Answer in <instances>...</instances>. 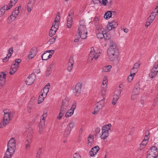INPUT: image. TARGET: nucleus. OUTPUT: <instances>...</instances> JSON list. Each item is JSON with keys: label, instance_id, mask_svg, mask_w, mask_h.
I'll use <instances>...</instances> for the list:
<instances>
[{"label": "nucleus", "instance_id": "1", "mask_svg": "<svg viewBox=\"0 0 158 158\" xmlns=\"http://www.w3.org/2000/svg\"><path fill=\"white\" fill-rule=\"evenodd\" d=\"M107 54L110 61H114L118 58L119 54L118 48L113 41L110 43V46L107 51Z\"/></svg>", "mask_w": 158, "mask_h": 158}, {"label": "nucleus", "instance_id": "2", "mask_svg": "<svg viewBox=\"0 0 158 158\" xmlns=\"http://www.w3.org/2000/svg\"><path fill=\"white\" fill-rule=\"evenodd\" d=\"M4 115L2 120V123L3 126H6L10 121L13 117L14 114H11V112L8 109H6L3 110Z\"/></svg>", "mask_w": 158, "mask_h": 158}, {"label": "nucleus", "instance_id": "3", "mask_svg": "<svg viewBox=\"0 0 158 158\" xmlns=\"http://www.w3.org/2000/svg\"><path fill=\"white\" fill-rule=\"evenodd\" d=\"M8 148L11 151V152L14 153L16 148V141L15 139L12 138L7 143Z\"/></svg>", "mask_w": 158, "mask_h": 158}, {"label": "nucleus", "instance_id": "4", "mask_svg": "<svg viewBox=\"0 0 158 158\" xmlns=\"http://www.w3.org/2000/svg\"><path fill=\"white\" fill-rule=\"evenodd\" d=\"M104 102V101L103 99L98 102L97 103V105L96 106L94 109V111L92 112V114H97L99 112L100 109L102 107Z\"/></svg>", "mask_w": 158, "mask_h": 158}, {"label": "nucleus", "instance_id": "5", "mask_svg": "<svg viewBox=\"0 0 158 158\" xmlns=\"http://www.w3.org/2000/svg\"><path fill=\"white\" fill-rule=\"evenodd\" d=\"M35 75L34 74H30L25 80V82L27 85H30L32 84L35 80Z\"/></svg>", "mask_w": 158, "mask_h": 158}, {"label": "nucleus", "instance_id": "6", "mask_svg": "<svg viewBox=\"0 0 158 158\" xmlns=\"http://www.w3.org/2000/svg\"><path fill=\"white\" fill-rule=\"evenodd\" d=\"M68 102L66 100H64L62 101V104L60 109V113L64 115L66 112L67 108L68 105Z\"/></svg>", "mask_w": 158, "mask_h": 158}, {"label": "nucleus", "instance_id": "7", "mask_svg": "<svg viewBox=\"0 0 158 158\" xmlns=\"http://www.w3.org/2000/svg\"><path fill=\"white\" fill-rule=\"evenodd\" d=\"M85 29L86 27L84 26L83 25H80V27H79L77 31L78 34V37H77V38L74 40V42H77L78 41L79 39L81 38L83 31V30H84Z\"/></svg>", "mask_w": 158, "mask_h": 158}, {"label": "nucleus", "instance_id": "8", "mask_svg": "<svg viewBox=\"0 0 158 158\" xmlns=\"http://www.w3.org/2000/svg\"><path fill=\"white\" fill-rule=\"evenodd\" d=\"M118 25V23L115 21L114 20L111 22H108L107 24V29L109 31L115 28Z\"/></svg>", "mask_w": 158, "mask_h": 158}, {"label": "nucleus", "instance_id": "9", "mask_svg": "<svg viewBox=\"0 0 158 158\" xmlns=\"http://www.w3.org/2000/svg\"><path fill=\"white\" fill-rule=\"evenodd\" d=\"M6 75L4 72H2L0 73V89L2 87L5 83Z\"/></svg>", "mask_w": 158, "mask_h": 158}, {"label": "nucleus", "instance_id": "10", "mask_svg": "<svg viewBox=\"0 0 158 158\" xmlns=\"http://www.w3.org/2000/svg\"><path fill=\"white\" fill-rule=\"evenodd\" d=\"M148 153L153 155L154 156H157L158 155L157 149L155 146H152L150 148V150L148 151Z\"/></svg>", "mask_w": 158, "mask_h": 158}, {"label": "nucleus", "instance_id": "11", "mask_svg": "<svg viewBox=\"0 0 158 158\" xmlns=\"http://www.w3.org/2000/svg\"><path fill=\"white\" fill-rule=\"evenodd\" d=\"M51 53L52 54H53L54 53V51L53 50H49L46 51L42 55L41 58L43 60H47L48 59V54Z\"/></svg>", "mask_w": 158, "mask_h": 158}, {"label": "nucleus", "instance_id": "12", "mask_svg": "<svg viewBox=\"0 0 158 158\" xmlns=\"http://www.w3.org/2000/svg\"><path fill=\"white\" fill-rule=\"evenodd\" d=\"M81 84L80 83H77L75 85L74 91V93H76V95L78 96L80 94L81 91Z\"/></svg>", "mask_w": 158, "mask_h": 158}, {"label": "nucleus", "instance_id": "13", "mask_svg": "<svg viewBox=\"0 0 158 158\" xmlns=\"http://www.w3.org/2000/svg\"><path fill=\"white\" fill-rule=\"evenodd\" d=\"M75 123L73 122H71L68 125L64 131L65 134L69 135L70 134L72 130V128L73 127Z\"/></svg>", "mask_w": 158, "mask_h": 158}, {"label": "nucleus", "instance_id": "14", "mask_svg": "<svg viewBox=\"0 0 158 158\" xmlns=\"http://www.w3.org/2000/svg\"><path fill=\"white\" fill-rule=\"evenodd\" d=\"M76 104L75 103V104H73L71 109L68 110L65 114V116L66 117H69L73 114L74 110L75 109L76 106Z\"/></svg>", "mask_w": 158, "mask_h": 158}, {"label": "nucleus", "instance_id": "15", "mask_svg": "<svg viewBox=\"0 0 158 158\" xmlns=\"http://www.w3.org/2000/svg\"><path fill=\"white\" fill-rule=\"evenodd\" d=\"M37 53V48L35 47L32 48L29 52V54L28 56V57H30L31 59L33 58Z\"/></svg>", "mask_w": 158, "mask_h": 158}, {"label": "nucleus", "instance_id": "16", "mask_svg": "<svg viewBox=\"0 0 158 158\" xmlns=\"http://www.w3.org/2000/svg\"><path fill=\"white\" fill-rule=\"evenodd\" d=\"M17 63H15V62H14L12 64L10 69V71L9 73L10 75L13 74L17 70L18 67H17L16 64Z\"/></svg>", "mask_w": 158, "mask_h": 158}, {"label": "nucleus", "instance_id": "17", "mask_svg": "<svg viewBox=\"0 0 158 158\" xmlns=\"http://www.w3.org/2000/svg\"><path fill=\"white\" fill-rule=\"evenodd\" d=\"M99 150L98 146H96L92 148L90 151L89 154L91 156H93L96 154L97 152Z\"/></svg>", "mask_w": 158, "mask_h": 158}, {"label": "nucleus", "instance_id": "18", "mask_svg": "<svg viewBox=\"0 0 158 158\" xmlns=\"http://www.w3.org/2000/svg\"><path fill=\"white\" fill-rule=\"evenodd\" d=\"M74 63V62L73 60V57L71 56L70 58L69 62L68 63L67 70L69 72H70L72 71L73 68Z\"/></svg>", "mask_w": 158, "mask_h": 158}, {"label": "nucleus", "instance_id": "19", "mask_svg": "<svg viewBox=\"0 0 158 158\" xmlns=\"http://www.w3.org/2000/svg\"><path fill=\"white\" fill-rule=\"evenodd\" d=\"M104 127H103L102 128V134L101 136V139H106L108 136L109 131L108 130H106L104 129Z\"/></svg>", "mask_w": 158, "mask_h": 158}, {"label": "nucleus", "instance_id": "20", "mask_svg": "<svg viewBox=\"0 0 158 158\" xmlns=\"http://www.w3.org/2000/svg\"><path fill=\"white\" fill-rule=\"evenodd\" d=\"M21 6H19L18 7H16L14 10L12 12V14L10 17H11V16H13V17H15V19L19 13V9L21 8Z\"/></svg>", "mask_w": 158, "mask_h": 158}, {"label": "nucleus", "instance_id": "21", "mask_svg": "<svg viewBox=\"0 0 158 158\" xmlns=\"http://www.w3.org/2000/svg\"><path fill=\"white\" fill-rule=\"evenodd\" d=\"M87 140L88 145L91 146L94 144V138L93 135H90L88 138Z\"/></svg>", "mask_w": 158, "mask_h": 158}, {"label": "nucleus", "instance_id": "22", "mask_svg": "<svg viewBox=\"0 0 158 158\" xmlns=\"http://www.w3.org/2000/svg\"><path fill=\"white\" fill-rule=\"evenodd\" d=\"M14 153L11 152V151L10 149L7 148L3 158H11Z\"/></svg>", "mask_w": 158, "mask_h": 158}, {"label": "nucleus", "instance_id": "23", "mask_svg": "<svg viewBox=\"0 0 158 158\" xmlns=\"http://www.w3.org/2000/svg\"><path fill=\"white\" fill-rule=\"evenodd\" d=\"M139 84H136L134 87L132 93H135L137 94H138L140 90V87H139Z\"/></svg>", "mask_w": 158, "mask_h": 158}, {"label": "nucleus", "instance_id": "24", "mask_svg": "<svg viewBox=\"0 0 158 158\" xmlns=\"http://www.w3.org/2000/svg\"><path fill=\"white\" fill-rule=\"evenodd\" d=\"M117 89H118V90H117L114 92V98L118 99L120 97L121 90V89H118V88Z\"/></svg>", "mask_w": 158, "mask_h": 158}, {"label": "nucleus", "instance_id": "25", "mask_svg": "<svg viewBox=\"0 0 158 158\" xmlns=\"http://www.w3.org/2000/svg\"><path fill=\"white\" fill-rule=\"evenodd\" d=\"M155 69V68L152 69L151 70V72L149 74V76L152 78H153L157 74L158 72L157 71H155L154 70Z\"/></svg>", "mask_w": 158, "mask_h": 158}, {"label": "nucleus", "instance_id": "26", "mask_svg": "<svg viewBox=\"0 0 158 158\" xmlns=\"http://www.w3.org/2000/svg\"><path fill=\"white\" fill-rule=\"evenodd\" d=\"M111 11H108L106 12L104 16V17L106 19H108L112 17Z\"/></svg>", "mask_w": 158, "mask_h": 158}, {"label": "nucleus", "instance_id": "27", "mask_svg": "<svg viewBox=\"0 0 158 158\" xmlns=\"http://www.w3.org/2000/svg\"><path fill=\"white\" fill-rule=\"evenodd\" d=\"M45 125V120H41L39 124V132H41V130L44 128Z\"/></svg>", "mask_w": 158, "mask_h": 158}, {"label": "nucleus", "instance_id": "28", "mask_svg": "<svg viewBox=\"0 0 158 158\" xmlns=\"http://www.w3.org/2000/svg\"><path fill=\"white\" fill-rule=\"evenodd\" d=\"M94 54H95L94 52H90L88 58V61L89 62H91L92 61L94 58Z\"/></svg>", "mask_w": 158, "mask_h": 158}, {"label": "nucleus", "instance_id": "29", "mask_svg": "<svg viewBox=\"0 0 158 158\" xmlns=\"http://www.w3.org/2000/svg\"><path fill=\"white\" fill-rule=\"evenodd\" d=\"M111 68V66L109 65L103 68V71L104 72H109Z\"/></svg>", "mask_w": 158, "mask_h": 158}, {"label": "nucleus", "instance_id": "30", "mask_svg": "<svg viewBox=\"0 0 158 158\" xmlns=\"http://www.w3.org/2000/svg\"><path fill=\"white\" fill-rule=\"evenodd\" d=\"M47 85H45L43 88V90H41L44 94V96L46 97L48 93V92L49 88H46Z\"/></svg>", "mask_w": 158, "mask_h": 158}, {"label": "nucleus", "instance_id": "31", "mask_svg": "<svg viewBox=\"0 0 158 158\" xmlns=\"http://www.w3.org/2000/svg\"><path fill=\"white\" fill-rule=\"evenodd\" d=\"M32 138V132L31 131L28 133L26 139H27V140H28L29 141H30V142L31 140V141Z\"/></svg>", "mask_w": 158, "mask_h": 158}, {"label": "nucleus", "instance_id": "32", "mask_svg": "<svg viewBox=\"0 0 158 158\" xmlns=\"http://www.w3.org/2000/svg\"><path fill=\"white\" fill-rule=\"evenodd\" d=\"M97 33V37L100 39H102L104 36V35L103 33H101L99 32L96 33Z\"/></svg>", "mask_w": 158, "mask_h": 158}, {"label": "nucleus", "instance_id": "33", "mask_svg": "<svg viewBox=\"0 0 158 158\" xmlns=\"http://www.w3.org/2000/svg\"><path fill=\"white\" fill-rule=\"evenodd\" d=\"M31 142V141L30 142L28 140H27L26 139V141L25 142V144L26 145L25 148L27 149H28L30 147V144Z\"/></svg>", "mask_w": 158, "mask_h": 158}, {"label": "nucleus", "instance_id": "34", "mask_svg": "<svg viewBox=\"0 0 158 158\" xmlns=\"http://www.w3.org/2000/svg\"><path fill=\"white\" fill-rule=\"evenodd\" d=\"M104 38L106 40H109L111 38V35L108 33H105L104 34Z\"/></svg>", "mask_w": 158, "mask_h": 158}, {"label": "nucleus", "instance_id": "35", "mask_svg": "<svg viewBox=\"0 0 158 158\" xmlns=\"http://www.w3.org/2000/svg\"><path fill=\"white\" fill-rule=\"evenodd\" d=\"M106 92V89H105L104 88H102L101 91V94H102V96L103 99H104L105 98V97H104L105 95Z\"/></svg>", "mask_w": 158, "mask_h": 158}, {"label": "nucleus", "instance_id": "36", "mask_svg": "<svg viewBox=\"0 0 158 158\" xmlns=\"http://www.w3.org/2000/svg\"><path fill=\"white\" fill-rule=\"evenodd\" d=\"M140 65V64L138 63H135L131 70V73L132 72L133 70L135 69H137L139 67Z\"/></svg>", "mask_w": 158, "mask_h": 158}, {"label": "nucleus", "instance_id": "37", "mask_svg": "<svg viewBox=\"0 0 158 158\" xmlns=\"http://www.w3.org/2000/svg\"><path fill=\"white\" fill-rule=\"evenodd\" d=\"M52 69L51 68V65L49 66L48 69L47 71L46 72V74L47 76H48L51 73V72L52 71Z\"/></svg>", "mask_w": 158, "mask_h": 158}, {"label": "nucleus", "instance_id": "38", "mask_svg": "<svg viewBox=\"0 0 158 158\" xmlns=\"http://www.w3.org/2000/svg\"><path fill=\"white\" fill-rule=\"evenodd\" d=\"M135 75V73H133V74L131 73L130 75L128 77L127 79L129 82L131 81L132 80L133 76Z\"/></svg>", "mask_w": 158, "mask_h": 158}, {"label": "nucleus", "instance_id": "39", "mask_svg": "<svg viewBox=\"0 0 158 158\" xmlns=\"http://www.w3.org/2000/svg\"><path fill=\"white\" fill-rule=\"evenodd\" d=\"M44 97H41L40 96H39L38 101V103L40 104L42 103L44 101Z\"/></svg>", "mask_w": 158, "mask_h": 158}, {"label": "nucleus", "instance_id": "40", "mask_svg": "<svg viewBox=\"0 0 158 158\" xmlns=\"http://www.w3.org/2000/svg\"><path fill=\"white\" fill-rule=\"evenodd\" d=\"M21 60L20 59H17L15 60V62L17 63L16 66L17 67H19V64L21 62Z\"/></svg>", "mask_w": 158, "mask_h": 158}, {"label": "nucleus", "instance_id": "41", "mask_svg": "<svg viewBox=\"0 0 158 158\" xmlns=\"http://www.w3.org/2000/svg\"><path fill=\"white\" fill-rule=\"evenodd\" d=\"M85 29L84 30L83 29V31H84V34H83L82 36L81 37V38L83 39H85L87 37V31L85 32Z\"/></svg>", "mask_w": 158, "mask_h": 158}, {"label": "nucleus", "instance_id": "42", "mask_svg": "<svg viewBox=\"0 0 158 158\" xmlns=\"http://www.w3.org/2000/svg\"><path fill=\"white\" fill-rule=\"evenodd\" d=\"M56 32L52 30V29H51L49 32V35L50 36L52 37L54 35Z\"/></svg>", "mask_w": 158, "mask_h": 158}, {"label": "nucleus", "instance_id": "43", "mask_svg": "<svg viewBox=\"0 0 158 158\" xmlns=\"http://www.w3.org/2000/svg\"><path fill=\"white\" fill-rule=\"evenodd\" d=\"M33 5L31 4H29V3H28V5L27 7V10L28 12H30L31 11V9L30 7V6H33Z\"/></svg>", "mask_w": 158, "mask_h": 158}, {"label": "nucleus", "instance_id": "44", "mask_svg": "<svg viewBox=\"0 0 158 158\" xmlns=\"http://www.w3.org/2000/svg\"><path fill=\"white\" fill-rule=\"evenodd\" d=\"M157 156H154L153 155L148 153L147 156L146 158H156Z\"/></svg>", "mask_w": 158, "mask_h": 158}, {"label": "nucleus", "instance_id": "45", "mask_svg": "<svg viewBox=\"0 0 158 158\" xmlns=\"http://www.w3.org/2000/svg\"><path fill=\"white\" fill-rule=\"evenodd\" d=\"M9 6H5L6 8V10H8L10 9L11 7L13 6L14 5H13V4H10V2L8 4Z\"/></svg>", "mask_w": 158, "mask_h": 158}, {"label": "nucleus", "instance_id": "46", "mask_svg": "<svg viewBox=\"0 0 158 158\" xmlns=\"http://www.w3.org/2000/svg\"><path fill=\"white\" fill-rule=\"evenodd\" d=\"M56 38H54V37L52 39H51L49 40V42H50V44H53L55 41Z\"/></svg>", "mask_w": 158, "mask_h": 158}, {"label": "nucleus", "instance_id": "47", "mask_svg": "<svg viewBox=\"0 0 158 158\" xmlns=\"http://www.w3.org/2000/svg\"><path fill=\"white\" fill-rule=\"evenodd\" d=\"M6 6H4L3 7H2L0 9V11L2 12L3 14H4L6 11Z\"/></svg>", "mask_w": 158, "mask_h": 158}, {"label": "nucleus", "instance_id": "48", "mask_svg": "<svg viewBox=\"0 0 158 158\" xmlns=\"http://www.w3.org/2000/svg\"><path fill=\"white\" fill-rule=\"evenodd\" d=\"M59 23L57 22L55 23V22H53L52 23V27H58L59 26Z\"/></svg>", "mask_w": 158, "mask_h": 158}, {"label": "nucleus", "instance_id": "49", "mask_svg": "<svg viewBox=\"0 0 158 158\" xmlns=\"http://www.w3.org/2000/svg\"><path fill=\"white\" fill-rule=\"evenodd\" d=\"M60 19V16H58V17L56 16L55 18V20H54L55 22L57 23V22L59 23V21Z\"/></svg>", "mask_w": 158, "mask_h": 158}, {"label": "nucleus", "instance_id": "50", "mask_svg": "<svg viewBox=\"0 0 158 158\" xmlns=\"http://www.w3.org/2000/svg\"><path fill=\"white\" fill-rule=\"evenodd\" d=\"M137 96V94H135V93H133L132 94L131 96V98L132 100H134L135 99Z\"/></svg>", "mask_w": 158, "mask_h": 158}, {"label": "nucleus", "instance_id": "51", "mask_svg": "<svg viewBox=\"0 0 158 158\" xmlns=\"http://www.w3.org/2000/svg\"><path fill=\"white\" fill-rule=\"evenodd\" d=\"M107 5L109 6H112L113 4V2L112 0H108L107 3Z\"/></svg>", "mask_w": 158, "mask_h": 158}, {"label": "nucleus", "instance_id": "52", "mask_svg": "<svg viewBox=\"0 0 158 158\" xmlns=\"http://www.w3.org/2000/svg\"><path fill=\"white\" fill-rule=\"evenodd\" d=\"M155 17V16L150 15L148 17V19H149L150 21H151V22H152L153 20L154 19Z\"/></svg>", "mask_w": 158, "mask_h": 158}, {"label": "nucleus", "instance_id": "53", "mask_svg": "<svg viewBox=\"0 0 158 158\" xmlns=\"http://www.w3.org/2000/svg\"><path fill=\"white\" fill-rule=\"evenodd\" d=\"M74 13V11L73 10H71L69 12V14L68 15L69 16L73 17Z\"/></svg>", "mask_w": 158, "mask_h": 158}, {"label": "nucleus", "instance_id": "54", "mask_svg": "<svg viewBox=\"0 0 158 158\" xmlns=\"http://www.w3.org/2000/svg\"><path fill=\"white\" fill-rule=\"evenodd\" d=\"M13 48L12 47H11L8 50L9 54H12L13 52Z\"/></svg>", "mask_w": 158, "mask_h": 158}, {"label": "nucleus", "instance_id": "55", "mask_svg": "<svg viewBox=\"0 0 158 158\" xmlns=\"http://www.w3.org/2000/svg\"><path fill=\"white\" fill-rule=\"evenodd\" d=\"M81 157L80 155L78 153H75L73 156V158H80Z\"/></svg>", "mask_w": 158, "mask_h": 158}, {"label": "nucleus", "instance_id": "56", "mask_svg": "<svg viewBox=\"0 0 158 158\" xmlns=\"http://www.w3.org/2000/svg\"><path fill=\"white\" fill-rule=\"evenodd\" d=\"M72 22L69 21V20L68 21H67V27H68L69 28H70L72 24Z\"/></svg>", "mask_w": 158, "mask_h": 158}, {"label": "nucleus", "instance_id": "57", "mask_svg": "<svg viewBox=\"0 0 158 158\" xmlns=\"http://www.w3.org/2000/svg\"><path fill=\"white\" fill-rule=\"evenodd\" d=\"M152 23V22H151V21H147L146 24L145 25V27L146 28H147L151 24V23Z\"/></svg>", "mask_w": 158, "mask_h": 158}, {"label": "nucleus", "instance_id": "58", "mask_svg": "<svg viewBox=\"0 0 158 158\" xmlns=\"http://www.w3.org/2000/svg\"><path fill=\"white\" fill-rule=\"evenodd\" d=\"M18 0H10V3L13 4V5H14L17 2Z\"/></svg>", "mask_w": 158, "mask_h": 158}, {"label": "nucleus", "instance_id": "59", "mask_svg": "<svg viewBox=\"0 0 158 158\" xmlns=\"http://www.w3.org/2000/svg\"><path fill=\"white\" fill-rule=\"evenodd\" d=\"M41 150L42 149L41 148H39L38 150V152L36 153V155L40 156V155L41 153Z\"/></svg>", "mask_w": 158, "mask_h": 158}, {"label": "nucleus", "instance_id": "60", "mask_svg": "<svg viewBox=\"0 0 158 158\" xmlns=\"http://www.w3.org/2000/svg\"><path fill=\"white\" fill-rule=\"evenodd\" d=\"M111 126V124H107L106 126V130H108V131L110 128V127Z\"/></svg>", "mask_w": 158, "mask_h": 158}, {"label": "nucleus", "instance_id": "61", "mask_svg": "<svg viewBox=\"0 0 158 158\" xmlns=\"http://www.w3.org/2000/svg\"><path fill=\"white\" fill-rule=\"evenodd\" d=\"M36 0H29L28 3L29 4H31L34 5L35 2Z\"/></svg>", "mask_w": 158, "mask_h": 158}, {"label": "nucleus", "instance_id": "62", "mask_svg": "<svg viewBox=\"0 0 158 158\" xmlns=\"http://www.w3.org/2000/svg\"><path fill=\"white\" fill-rule=\"evenodd\" d=\"M47 116V113H45L44 112L43 114L41 116L42 117V120H45L44 118H46Z\"/></svg>", "mask_w": 158, "mask_h": 158}, {"label": "nucleus", "instance_id": "63", "mask_svg": "<svg viewBox=\"0 0 158 158\" xmlns=\"http://www.w3.org/2000/svg\"><path fill=\"white\" fill-rule=\"evenodd\" d=\"M108 0H102V4L104 6H106Z\"/></svg>", "mask_w": 158, "mask_h": 158}, {"label": "nucleus", "instance_id": "64", "mask_svg": "<svg viewBox=\"0 0 158 158\" xmlns=\"http://www.w3.org/2000/svg\"><path fill=\"white\" fill-rule=\"evenodd\" d=\"M63 114L60 113L59 115L57 117V119L59 120L60 119L62 118V116H63Z\"/></svg>", "mask_w": 158, "mask_h": 158}]
</instances>
